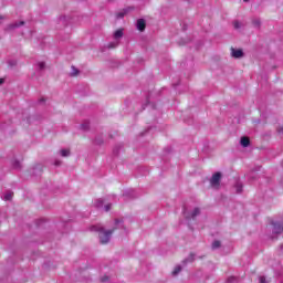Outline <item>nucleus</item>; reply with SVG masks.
Instances as JSON below:
<instances>
[{"instance_id":"13","label":"nucleus","mask_w":283,"mask_h":283,"mask_svg":"<svg viewBox=\"0 0 283 283\" xmlns=\"http://www.w3.org/2000/svg\"><path fill=\"white\" fill-rule=\"evenodd\" d=\"M252 25H253L254 28H260V25H262V22L260 21V19L254 18V19L252 20Z\"/></svg>"},{"instance_id":"22","label":"nucleus","mask_w":283,"mask_h":283,"mask_svg":"<svg viewBox=\"0 0 283 283\" xmlns=\"http://www.w3.org/2000/svg\"><path fill=\"white\" fill-rule=\"evenodd\" d=\"M38 67L39 70H45V62H39Z\"/></svg>"},{"instance_id":"4","label":"nucleus","mask_w":283,"mask_h":283,"mask_svg":"<svg viewBox=\"0 0 283 283\" xmlns=\"http://www.w3.org/2000/svg\"><path fill=\"white\" fill-rule=\"evenodd\" d=\"M231 56L233 59H242L244 56V52L240 49H231Z\"/></svg>"},{"instance_id":"33","label":"nucleus","mask_w":283,"mask_h":283,"mask_svg":"<svg viewBox=\"0 0 283 283\" xmlns=\"http://www.w3.org/2000/svg\"><path fill=\"white\" fill-rule=\"evenodd\" d=\"M279 132H280V134H283V128H281Z\"/></svg>"},{"instance_id":"31","label":"nucleus","mask_w":283,"mask_h":283,"mask_svg":"<svg viewBox=\"0 0 283 283\" xmlns=\"http://www.w3.org/2000/svg\"><path fill=\"white\" fill-rule=\"evenodd\" d=\"M44 102H45V98H41V99H40V103H44Z\"/></svg>"},{"instance_id":"24","label":"nucleus","mask_w":283,"mask_h":283,"mask_svg":"<svg viewBox=\"0 0 283 283\" xmlns=\"http://www.w3.org/2000/svg\"><path fill=\"white\" fill-rule=\"evenodd\" d=\"M259 281H260V283H269V282L266 281V277H264V276H260V277H259Z\"/></svg>"},{"instance_id":"35","label":"nucleus","mask_w":283,"mask_h":283,"mask_svg":"<svg viewBox=\"0 0 283 283\" xmlns=\"http://www.w3.org/2000/svg\"><path fill=\"white\" fill-rule=\"evenodd\" d=\"M245 3L249 1V0H243Z\"/></svg>"},{"instance_id":"15","label":"nucleus","mask_w":283,"mask_h":283,"mask_svg":"<svg viewBox=\"0 0 283 283\" xmlns=\"http://www.w3.org/2000/svg\"><path fill=\"white\" fill-rule=\"evenodd\" d=\"M193 260H196V255L190 254L186 260H184V263L187 264V262H193Z\"/></svg>"},{"instance_id":"25","label":"nucleus","mask_w":283,"mask_h":283,"mask_svg":"<svg viewBox=\"0 0 283 283\" xmlns=\"http://www.w3.org/2000/svg\"><path fill=\"white\" fill-rule=\"evenodd\" d=\"M73 72H72V76H76V74H78V70H76V67H72Z\"/></svg>"},{"instance_id":"7","label":"nucleus","mask_w":283,"mask_h":283,"mask_svg":"<svg viewBox=\"0 0 283 283\" xmlns=\"http://www.w3.org/2000/svg\"><path fill=\"white\" fill-rule=\"evenodd\" d=\"M21 25H25L24 21L14 22L8 25L7 30H15V28H21Z\"/></svg>"},{"instance_id":"34","label":"nucleus","mask_w":283,"mask_h":283,"mask_svg":"<svg viewBox=\"0 0 283 283\" xmlns=\"http://www.w3.org/2000/svg\"><path fill=\"white\" fill-rule=\"evenodd\" d=\"M55 165H61V161H56Z\"/></svg>"},{"instance_id":"26","label":"nucleus","mask_w":283,"mask_h":283,"mask_svg":"<svg viewBox=\"0 0 283 283\" xmlns=\"http://www.w3.org/2000/svg\"><path fill=\"white\" fill-rule=\"evenodd\" d=\"M13 167H14L15 169H19V168L21 167V163L15 161V163L13 164Z\"/></svg>"},{"instance_id":"10","label":"nucleus","mask_w":283,"mask_h":283,"mask_svg":"<svg viewBox=\"0 0 283 283\" xmlns=\"http://www.w3.org/2000/svg\"><path fill=\"white\" fill-rule=\"evenodd\" d=\"M103 205H105V200H103V199H97V200H95V202H94V206H95L97 209H103Z\"/></svg>"},{"instance_id":"2","label":"nucleus","mask_w":283,"mask_h":283,"mask_svg":"<svg viewBox=\"0 0 283 283\" xmlns=\"http://www.w3.org/2000/svg\"><path fill=\"white\" fill-rule=\"evenodd\" d=\"M222 178V175L220 172H216L211 179H210V185L212 189H220V180Z\"/></svg>"},{"instance_id":"21","label":"nucleus","mask_w":283,"mask_h":283,"mask_svg":"<svg viewBox=\"0 0 283 283\" xmlns=\"http://www.w3.org/2000/svg\"><path fill=\"white\" fill-rule=\"evenodd\" d=\"M109 49L118 48V41L108 44Z\"/></svg>"},{"instance_id":"3","label":"nucleus","mask_w":283,"mask_h":283,"mask_svg":"<svg viewBox=\"0 0 283 283\" xmlns=\"http://www.w3.org/2000/svg\"><path fill=\"white\" fill-rule=\"evenodd\" d=\"M197 216H200V208H195L191 213L185 211V217L188 219V220H191V218H196Z\"/></svg>"},{"instance_id":"18","label":"nucleus","mask_w":283,"mask_h":283,"mask_svg":"<svg viewBox=\"0 0 283 283\" xmlns=\"http://www.w3.org/2000/svg\"><path fill=\"white\" fill-rule=\"evenodd\" d=\"M12 196H13V193L10 192V191H8L7 193H4L3 199H4V200H12Z\"/></svg>"},{"instance_id":"28","label":"nucleus","mask_w":283,"mask_h":283,"mask_svg":"<svg viewBox=\"0 0 283 283\" xmlns=\"http://www.w3.org/2000/svg\"><path fill=\"white\" fill-rule=\"evenodd\" d=\"M107 280H109V277H108V276H104V277H102V282H107Z\"/></svg>"},{"instance_id":"9","label":"nucleus","mask_w":283,"mask_h":283,"mask_svg":"<svg viewBox=\"0 0 283 283\" xmlns=\"http://www.w3.org/2000/svg\"><path fill=\"white\" fill-rule=\"evenodd\" d=\"M283 227L281 223H273V233H282Z\"/></svg>"},{"instance_id":"29","label":"nucleus","mask_w":283,"mask_h":283,"mask_svg":"<svg viewBox=\"0 0 283 283\" xmlns=\"http://www.w3.org/2000/svg\"><path fill=\"white\" fill-rule=\"evenodd\" d=\"M115 224H120V220L116 219Z\"/></svg>"},{"instance_id":"16","label":"nucleus","mask_w":283,"mask_h":283,"mask_svg":"<svg viewBox=\"0 0 283 283\" xmlns=\"http://www.w3.org/2000/svg\"><path fill=\"white\" fill-rule=\"evenodd\" d=\"M233 27H234V30H240V28H242V22H240V21H234V22H233Z\"/></svg>"},{"instance_id":"19","label":"nucleus","mask_w":283,"mask_h":283,"mask_svg":"<svg viewBox=\"0 0 283 283\" xmlns=\"http://www.w3.org/2000/svg\"><path fill=\"white\" fill-rule=\"evenodd\" d=\"M235 191H237V193H242V184H237L235 185Z\"/></svg>"},{"instance_id":"20","label":"nucleus","mask_w":283,"mask_h":283,"mask_svg":"<svg viewBox=\"0 0 283 283\" xmlns=\"http://www.w3.org/2000/svg\"><path fill=\"white\" fill-rule=\"evenodd\" d=\"M227 283H238V279L235 276H230L228 277Z\"/></svg>"},{"instance_id":"23","label":"nucleus","mask_w":283,"mask_h":283,"mask_svg":"<svg viewBox=\"0 0 283 283\" xmlns=\"http://www.w3.org/2000/svg\"><path fill=\"white\" fill-rule=\"evenodd\" d=\"M112 209V203H107L104 206V211H109Z\"/></svg>"},{"instance_id":"6","label":"nucleus","mask_w":283,"mask_h":283,"mask_svg":"<svg viewBox=\"0 0 283 283\" xmlns=\"http://www.w3.org/2000/svg\"><path fill=\"white\" fill-rule=\"evenodd\" d=\"M145 28H147L145 19L137 20V30H139V32H145Z\"/></svg>"},{"instance_id":"30","label":"nucleus","mask_w":283,"mask_h":283,"mask_svg":"<svg viewBox=\"0 0 283 283\" xmlns=\"http://www.w3.org/2000/svg\"><path fill=\"white\" fill-rule=\"evenodd\" d=\"M0 85H3V78H0Z\"/></svg>"},{"instance_id":"12","label":"nucleus","mask_w":283,"mask_h":283,"mask_svg":"<svg viewBox=\"0 0 283 283\" xmlns=\"http://www.w3.org/2000/svg\"><path fill=\"white\" fill-rule=\"evenodd\" d=\"M241 145H242V147H249V145H250L249 138L248 137H242L241 138Z\"/></svg>"},{"instance_id":"8","label":"nucleus","mask_w":283,"mask_h":283,"mask_svg":"<svg viewBox=\"0 0 283 283\" xmlns=\"http://www.w3.org/2000/svg\"><path fill=\"white\" fill-rule=\"evenodd\" d=\"M123 36H124L123 29L116 30L113 34V39H115V41H119V39H123Z\"/></svg>"},{"instance_id":"27","label":"nucleus","mask_w":283,"mask_h":283,"mask_svg":"<svg viewBox=\"0 0 283 283\" xmlns=\"http://www.w3.org/2000/svg\"><path fill=\"white\" fill-rule=\"evenodd\" d=\"M90 126L87 124H82V129H87Z\"/></svg>"},{"instance_id":"14","label":"nucleus","mask_w":283,"mask_h":283,"mask_svg":"<svg viewBox=\"0 0 283 283\" xmlns=\"http://www.w3.org/2000/svg\"><path fill=\"white\" fill-rule=\"evenodd\" d=\"M180 271H182V266H180V265L175 266V269L172 271L174 277H176V275H178V273H180Z\"/></svg>"},{"instance_id":"11","label":"nucleus","mask_w":283,"mask_h":283,"mask_svg":"<svg viewBox=\"0 0 283 283\" xmlns=\"http://www.w3.org/2000/svg\"><path fill=\"white\" fill-rule=\"evenodd\" d=\"M60 156H62V158H67L70 156V149H67V148L61 149Z\"/></svg>"},{"instance_id":"1","label":"nucleus","mask_w":283,"mask_h":283,"mask_svg":"<svg viewBox=\"0 0 283 283\" xmlns=\"http://www.w3.org/2000/svg\"><path fill=\"white\" fill-rule=\"evenodd\" d=\"M91 231L98 233L101 244H108L109 240H112V233H114V230H105V228L101 226H92Z\"/></svg>"},{"instance_id":"17","label":"nucleus","mask_w":283,"mask_h":283,"mask_svg":"<svg viewBox=\"0 0 283 283\" xmlns=\"http://www.w3.org/2000/svg\"><path fill=\"white\" fill-rule=\"evenodd\" d=\"M220 247H221V243H220V241H213L212 242V249L216 251V249H220Z\"/></svg>"},{"instance_id":"32","label":"nucleus","mask_w":283,"mask_h":283,"mask_svg":"<svg viewBox=\"0 0 283 283\" xmlns=\"http://www.w3.org/2000/svg\"><path fill=\"white\" fill-rule=\"evenodd\" d=\"M3 19H6V18L0 15V21H3Z\"/></svg>"},{"instance_id":"5","label":"nucleus","mask_w":283,"mask_h":283,"mask_svg":"<svg viewBox=\"0 0 283 283\" xmlns=\"http://www.w3.org/2000/svg\"><path fill=\"white\" fill-rule=\"evenodd\" d=\"M132 10H134V8H132V7L123 9L122 11L117 12L116 18L123 19L126 14H129V12H132Z\"/></svg>"}]
</instances>
